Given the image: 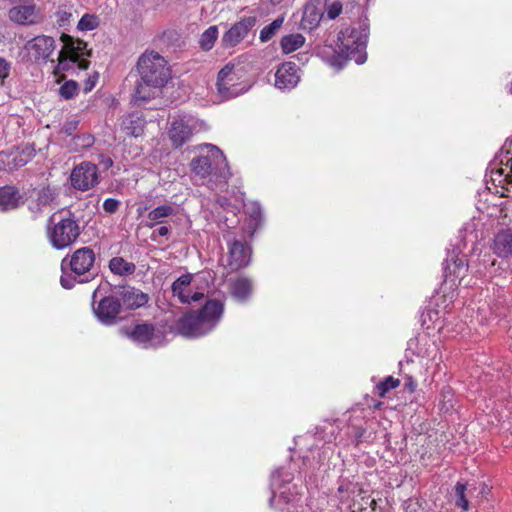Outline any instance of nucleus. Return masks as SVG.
<instances>
[{"mask_svg": "<svg viewBox=\"0 0 512 512\" xmlns=\"http://www.w3.org/2000/svg\"><path fill=\"white\" fill-rule=\"evenodd\" d=\"M194 120L191 117H183L172 122L169 137L175 147L182 146L193 134Z\"/></svg>", "mask_w": 512, "mask_h": 512, "instance_id": "dca6fc26", "label": "nucleus"}, {"mask_svg": "<svg viewBox=\"0 0 512 512\" xmlns=\"http://www.w3.org/2000/svg\"><path fill=\"white\" fill-rule=\"evenodd\" d=\"M175 214V209L171 205H160L151 210L147 218L150 221L147 223L148 227H153L162 222L163 218H167Z\"/></svg>", "mask_w": 512, "mask_h": 512, "instance_id": "cd10ccee", "label": "nucleus"}, {"mask_svg": "<svg viewBox=\"0 0 512 512\" xmlns=\"http://www.w3.org/2000/svg\"><path fill=\"white\" fill-rule=\"evenodd\" d=\"M299 69L295 63L282 64L275 73V86L281 90L294 88L299 80Z\"/></svg>", "mask_w": 512, "mask_h": 512, "instance_id": "f3484780", "label": "nucleus"}, {"mask_svg": "<svg viewBox=\"0 0 512 512\" xmlns=\"http://www.w3.org/2000/svg\"><path fill=\"white\" fill-rule=\"evenodd\" d=\"M218 38V28L217 26H210L207 28L201 35L199 44L200 47L205 50L209 51L214 46L215 41Z\"/></svg>", "mask_w": 512, "mask_h": 512, "instance_id": "7c9ffc66", "label": "nucleus"}, {"mask_svg": "<svg viewBox=\"0 0 512 512\" xmlns=\"http://www.w3.org/2000/svg\"><path fill=\"white\" fill-rule=\"evenodd\" d=\"M22 204V197L19 191L12 186L0 188V211L16 209Z\"/></svg>", "mask_w": 512, "mask_h": 512, "instance_id": "4be33fe9", "label": "nucleus"}, {"mask_svg": "<svg viewBox=\"0 0 512 512\" xmlns=\"http://www.w3.org/2000/svg\"><path fill=\"white\" fill-rule=\"evenodd\" d=\"M98 290H95L92 295L93 311L96 317L104 324L111 325L116 322L121 310V304L118 299L114 297L102 298L97 306H95Z\"/></svg>", "mask_w": 512, "mask_h": 512, "instance_id": "f8f14e48", "label": "nucleus"}, {"mask_svg": "<svg viewBox=\"0 0 512 512\" xmlns=\"http://www.w3.org/2000/svg\"><path fill=\"white\" fill-rule=\"evenodd\" d=\"M11 65L10 63L4 59L3 57H0V80L3 81L9 76Z\"/></svg>", "mask_w": 512, "mask_h": 512, "instance_id": "79ce46f5", "label": "nucleus"}, {"mask_svg": "<svg viewBox=\"0 0 512 512\" xmlns=\"http://www.w3.org/2000/svg\"><path fill=\"white\" fill-rule=\"evenodd\" d=\"M145 120L138 113H132L122 120V129L128 136L139 137L143 134Z\"/></svg>", "mask_w": 512, "mask_h": 512, "instance_id": "b1692460", "label": "nucleus"}, {"mask_svg": "<svg viewBox=\"0 0 512 512\" xmlns=\"http://www.w3.org/2000/svg\"><path fill=\"white\" fill-rule=\"evenodd\" d=\"M7 155L4 154V153H0V161H4V157H6Z\"/></svg>", "mask_w": 512, "mask_h": 512, "instance_id": "3c124183", "label": "nucleus"}, {"mask_svg": "<svg viewBox=\"0 0 512 512\" xmlns=\"http://www.w3.org/2000/svg\"><path fill=\"white\" fill-rule=\"evenodd\" d=\"M76 126L77 122L75 121L67 122L63 127V131L66 135H71L72 132L75 130Z\"/></svg>", "mask_w": 512, "mask_h": 512, "instance_id": "de8ad7c7", "label": "nucleus"}, {"mask_svg": "<svg viewBox=\"0 0 512 512\" xmlns=\"http://www.w3.org/2000/svg\"><path fill=\"white\" fill-rule=\"evenodd\" d=\"M190 166L192 172L202 179L211 176L226 182L230 177L226 157L218 147L212 144L200 146L199 154L192 159Z\"/></svg>", "mask_w": 512, "mask_h": 512, "instance_id": "7ed1b4c3", "label": "nucleus"}, {"mask_svg": "<svg viewBox=\"0 0 512 512\" xmlns=\"http://www.w3.org/2000/svg\"><path fill=\"white\" fill-rule=\"evenodd\" d=\"M251 258L250 247L240 241H234L229 249L228 267L235 271L246 267Z\"/></svg>", "mask_w": 512, "mask_h": 512, "instance_id": "a211bd4d", "label": "nucleus"}, {"mask_svg": "<svg viewBox=\"0 0 512 512\" xmlns=\"http://www.w3.org/2000/svg\"><path fill=\"white\" fill-rule=\"evenodd\" d=\"M510 93L512 94V83H511V87H510Z\"/></svg>", "mask_w": 512, "mask_h": 512, "instance_id": "603ef678", "label": "nucleus"}, {"mask_svg": "<svg viewBox=\"0 0 512 512\" xmlns=\"http://www.w3.org/2000/svg\"><path fill=\"white\" fill-rule=\"evenodd\" d=\"M81 234V227L70 211L54 213L48 220L46 236L50 245L63 250L74 244Z\"/></svg>", "mask_w": 512, "mask_h": 512, "instance_id": "20e7f679", "label": "nucleus"}, {"mask_svg": "<svg viewBox=\"0 0 512 512\" xmlns=\"http://www.w3.org/2000/svg\"><path fill=\"white\" fill-rule=\"evenodd\" d=\"M121 333L144 347L161 344L162 335L160 331H156L151 324L142 323L135 325L132 329L123 328L121 329Z\"/></svg>", "mask_w": 512, "mask_h": 512, "instance_id": "9d476101", "label": "nucleus"}, {"mask_svg": "<svg viewBox=\"0 0 512 512\" xmlns=\"http://www.w3.org/2000/svg\"><path fill=\"white\" fill-rule=\"evenodd\" d=\"M140 80L134 92L135 102L147 101L157 96L170 79L166 60L156 52H145L137 63Z\"/></svg>", "mask_w": 512, "mask_h": 512, "instance_id": "f257e3e1", "label": "nucleus"}, {"mask_svg": "<svg viewBox=\"0 0 512 512\" xmlns=\"http://www.w3.org/2000/svg\"><path fill=\"white\" fill-rule=\"evenodd\" d=\"M97 80H98V75L97 74H94L93 76H90L88 78V80L85 82L84 91L85 92L91 91L94 88Z\"/></svg>", "mask_w": 512, "mask_h": 512, "instance_id": "49530a36", "label": "nucleus"}, {"mask_svg": "<svg viewBox=\"0 0 512 512\" xmlns=\"http://www.w3.org/2000/svg\"><path fill=\"white\" fill-rule=\"evenodd\" d=\"M462 269H464V262L462 260H459V263L455 261L453 264V269L451 268L450 264H448L446 267V271H449L450 273L453 272L455 274L457 273V277L460 276V270Z\"/></svg>", "mask_w": 512, "mask_h": 512, "instance_id": "c03bdc74", "label": "nucleus"}, {"mask_svg": "<svg viewBox=\"0 0 512 512\" xmlns=\"http://www.w3.org/2000/svg\"><path fill=\"white\" fill-rule=\"evenodd\" d=\"M305 43V38L300 33L285 35L281 39V48L285 54L292 53L302 47Z\"/></svg>", "mask_w": 512, "mask_h": 512, "instance_id": "c85d7f7f", "label": "nucleus"}, {"mask_svg": "<svg viewBox=\"0 0 512 512\" xmlns=\"http://www.w3.org/2000/svg\"><path fill=\"white\" fill-rule=\"evenodd\" d=\"M70 181L73 188L88 191L99 183V171L95 164L82 162L71 172Z\"/></svg>", "mask_w": 512, "mask_h": 512, "instance_id": "6e6552de", "label": "nucleus"}, {"mask_svg": "<svg viewBox=\"0 0 512 512\" xmlns=\"http://www.w3.org/2000/svg\"><path fill=\"white\" fill-rule=\"evenodd\" d=\"M368 39V29L364 23L342 30L338 36L340 53L346 59L363 64L367 55L365 52Z\"/></svg>", "mask_w": 512, "mask_h": 512, "instance_id": "39448f33", "label": "nucleus"}, {"mask_svg": "<svg viewBox=\"0 0 512 512\" xmlns=\"http://www.w3.org/2000/svg\"><path fill=\"white\" fill-rule=\"evenodd\" d=\"M110 271L119 276H128L135 272L136 266L122 257H114L109 261Z\"/></svg>", "mask_w": 512, "mask_h": 512, "instance_id": "bb28decb", "label": "nucleus"}, {"mask_svg": "<svg viewBox=\"0 0 512 512\" xmlns=\"http://www.w3.org/2000/svg\"><path fill=\"white\" fill-rule=\"evenodd\" d=\"M342 12V4L338 1L333 2L329 7L327 8V16L330 19H335L338 17Z\"/></svg>", "mask_w": 512, "mask_h": 512, "instance_id": "ea45409f", "label": "nucleus"}, {"mask_svg": "<svg viewBox=\"0 0 512 512\" xmlns=\"http://www.w3.org/2000/svg\"><path fill=\"white\" fill-rule=\"evenodd\" d=\"M154 233H157L159 236H166L169 233V229L166 226H161Z\"/></svg>", "mask_w": 512, "mask_h": 512, "instance_id": "09e8293b", "label": "nucleus"}, {"mask_svg": "<svg viewBox=\"0 0 512 512\" xmlns=\"http://www.w3.org/2000/svg\"><path fill=\"white\" fill-rule=\"evenodd\" d=\"M465 491L466 485L458 482L455 486V504L462 508L463 511H467L469 509V502L466 499Z\"/></svg>", "mask_w": 512, "mask_h": 512, "instance_id": "c9c22d12", "label": "nucleus"}, {"mask_svg": "<svg viewBox=\"0 0 512 512\" xmlns=\"http://www.w3.org/2000/svg\"><path fill=\"white\" fill-rule=\"evenodd\" d=\"M24 48L35 63L46 64L56 49V41L51 36L38 35L27 41Z\"/></svg>", "mask_w": 512, "mask_h": 512, "instance_id": "1a4fd4ad", "label": "nucleus"}, {"mask_svg": "<svg viewBox=\"0 0 512 512\" xmlns=\"http://www.w3.org/2000/svg\"><path fill=\"white\" fill-rule=\"evenodd\" d=\"M120 295L124 306H126L128 309L140 308L144 306L149 300V296L146 293H143L141 290L129 286L123 287Z\"/></svg>", "mask_w": 512, "mask_h": 512, "instance_id": "412c9836", "label": "nucleus"}, {"mask_svg": "<svg viewBox=\"0 0 512 512\" xmlns=\"http://www.w3.org/2000/svg\"><path fill=\"white\" fill-rule=\"evenodd\" d=\"M243 77V69L240 65L228 63L223 67L217 78V89L223 98H232L240 95L244 87H240V80Z\"/></svg>", "mask_w": 512, "mask_h": 512, "instance_id": "423d86ee", "label": "nucleus"}, {"mask_svg": "<svg viewBox=\"0 0 512 512\" xmlns=\"http://www.w3.org/2000/svg\"><path fill=\"white\" fill-rule=\"evenodd\" d=\"M493 189L503 197H508V185H512V157L507 163H501L500 166H494L490 170V180ZM492 190L491 186H488Z\"/></svg>", "mask_w": 512, "mask_h": 512, "instance_id": "9b49d317", "label": "nucleus"}, {"mask_svg": "<svg viewBox=\"0 0 512 512\" xmlns=\"http://www.w3.org/2000/svg\"><path fill=\"white\" fill-rule=\"evenodd\" d=\"M494 251L501 257L512 254V231L505 230L498 233L494 239Z\"/></svg>", "mask_w": 512, "mask_h": 512, "instance_id": "a878e982", "label": "nucleus"}, {"mask_svg": "<svg viewBox=\"0 0 512 512\" xmlns=\"http://www.w3.org/2000/svg\"><path fill=\"white\" fill-rule=\"evenodd\" d=\"M400 385L399 379H396L392 376H388L384 381L380 382L377 386V393L380 397H385V395L394 388H397Z\"/></svg>", "mask_w": 512, "mask_h": 512, "instance_id": "f704fd0d", "label": "nucleus"}, {"mask_svg": "<svg viewBox=\"0 0 512 512\" xmlns=\"http://www.w3.org/2000/svg\"><path fill=\"white\" fill-rule=\"evenodd\" d=\"M99 18L94 14H84L78 22L77 28L80 31H91L99 26Z\"/></svg>", "mask_w": 512, "mask_h": 512, "instance_id": "72a5a7b5", "label": "nucleus"}, {"mask_svg": "<svg viewBox=\"0 0 512 512\" xmlns=\"http://www.w3.org/2000/svg\"><path fill=\"white\" fill-rule=\"evenodd\" d=\"M75 140L77 141L75 145L82 148L90 147L94 143V138L91 135L78 136Z\"/></svg>", "mask_w": 512, "mask_h": 512, "instance_id": "37998d69", "label": "nucleus"}, {"mask_svg": "<svg viewBox=\"0 0 512 512\" xmlns=\"http://www.w3.org/2000/svg\"><path fill=\"white\" fill-rule=\"evenodd\" d=\"M256 17L249 16L233 24L222 36V45L224 47H234L238 45L255 26Z\"/></svg>", "mask_w": 512, "mask_h": 512, "instance_id": "4468645a", "label": "nucleus"}, {"mask_svg": "<svg viewBox=\"0 0 512 512\" xmlns=\"http://www.w3.org/2000/svg\"><path fill=\"white\" fill-rule=\"evenodd\" d=\"M192 275L185 274L176 279L172 284L173 295L178 297L180 302L190 304L198 302L204 297L203 292L193 291L191 287Z\"/></svg>", "mask_w": 512, "mask_h": 512, "instance_id": "2eb2a0df", "label": "nucleus"}, {"mask_svg": "<svg viewBox=\"0 0 512 512\" xmlns=\"http://www.w3.org/2000/svg\"><path fill=\"white\" fill-rule=\"evenodd\" d=\"M31 156V151H28L26 153L25 150H23L22 152L20 153H17L14 158H13V161H14V164H13V167H21V166H24L27 161H28V158Z\"/></svg>", "mask_w": 512, "mask_h": 512, "instance_id": "58836bf2", "label": "nucleus"}, {"mask_svg": "<svg viewBox=\"0 0 512 512\" xmlns=\"http://www.w3.org/2000/svg\"><path fill=\"white\" fill-rule=\"evenodd\" d=\"M119 205H120V202L118 200L113 199V198H108L103 203V209L107 213L112 214L117 211Z\"/></svg>", "mask_w": 512, "mask_h": 512, "instance_id": "a19ab883", "label": "nucleus"}, {"mask_svg": "<svg viewBox=\"0 0 512 512\" xmlns=\"http://www.w3.org/2000/svg\"><path fill=\"white\" fill-rule=\"evenodd\" d=\"M198 314L207 320L213 329L223 314V303L218 300L207 301Z\"/></svg>", "mask_w": 512, "mask_h": 512, "instance_id": "393cba45", "label": "nucleus"}, {"mask_svg": "<svg viewBox=\"0 0 512 512\" xmlns=\"http://www.w3.org/2000/svg\"><path fill=\"white\" fill-rule=\"evenodd\" d=\"M61 40L65 43L63 49H65L72 58L78 61V68L86 70L89 67V61L80 58L81 56L89 55V53L86 52L87 43L82 40H73L66 34H62Z\"/></svg>", "mask_w": 512, "mask_h": 512, "instance_id": "6ab92c4d", "label": "nucleus"}, {"mask_svg": "<svg viewBox=\"0 0 512 512\" xmlns=\"http://www.w3.org/2000/svg\"><path fill=\"white\" fill-rule=\"evenodd\" d=\"M179 332L185 337H200L212 330L211 324L198 313L185 315L178 324Z\"/></svg>", "mask_w": 512, "mask_h": 512, "instance_id": "ddd939ff", "label": "nucleus"}, {"mask_svg": "<svg viewBox=\"0 0 512 512\" xmlns=\"http://www.w3.org/2000/svg\"><path fill=\"white\" fill-rule=\"evenodd\" d=\"M231 295L240 302L247 300L252 292V282L245 277H238L229 281Z\"/></svg>", "mask_w": 512, "mask_h": 512, "instance_id": "5701e85b", "label": "nucleus"}, {"mask_svg": "<svg viewBox=\"0 0 512 512\" xmlns=\"http://www.w3.org/2000/svg\"><path fill=\"white\" fill-rule=\"evenodd\" d=\"M11 22L21 26H32L42 21V13L34 0H19L8 10Z\"/></svg>", "mask_w": 512, "mask_h": 512, "instance_id": "0eeeda50", "label": "nucleus"}, {"mask_svg": "<svg viewBox=\"0 0 512 512\" xmlns=\"http://www.w3.org/2000/svg\"><path fill=\"white\" fill-rule=\"evenodd\" d=\"M96 255L92 248L81 247L61 261L62 276L60 283L63 288L71 289L75 283H86L97 275L95 266Z\"/></svg>", "mask_w": 512, "mask_h": 512, "instance_id": "f03ea898", "label": "nucleus"}, {"mask_svg": "<svg viewBox=\"0 0 512 512\" xmlns=\"http://www.w3.org/2000/svg\"><path fill=\"white\" fill-rule=\"evenodd\" d=\"M283 22L284 17H279L268 26H265L260 32V40L262 42L269 41L275 35V33L281 28Z\"/></svg>", "mask_w": 512, "mask_h": 512, "instance_id": "473e14b6", "label": "nucleus"}, {"mask_svg": "<svg viewBox=\"0 0 512 512\" xmlns=\"http://www.w3.org/2000/svg\"><path fill=\"white\" fill-rule=\"evenodd\" d=\"M57 198L56 190L50 187H44L39 190L37 194V204L41 209L42 207L52 205Z\"/></svg>", "mask_w": 512, "mask_h": 512, "instance_id": "2f4dec72", "label": "nucleus"}, {"mask_svg": "<svg viewBox=\"0 0 512 512\" xmlns=\"http://www.w3.org/2000/svg\"><path fill=\"white\" fill-rule=\"evenodd\" d=\"M76 63L78 64V61L72 58L65 49H62L58 54L57 65L53 69V74L58 76L63 71L69 70Z\"/></svg>", "mask_w": 512, "mask_h": 512, "instance_id": "c756f323", "label": "nucleus"}, {"mask_svg": "<svg viewBox=\"0 0 512 512\" xmlns=\"http://www.w3.org/2000/svg\"><path fill=\"white\" fill-rule=\"evenodd\" d=\"M72 16L70 12H67L65 10H59L57 12V21L60 26H62L66 21L69 20V18Z\"/></svg>", "mask_w": 512, "mask_h": 512, "instance_id": "a18cd8bd", "label": "nucleus"}, {"mask_svg": "<svg viewBox=\"0 0 512 512\" xmlns=\"http://www.w3.org/2000/svg\"><path fill=\"white\" fill-rule=\"evenodd\" d=\"M320 20L319 14L316 11L315 6L307 5L303 12V22L309 21V24L316 25Z\"/></svg>", "mask_w": 512, "mask_h": 512, "instance_id": "4c0bfd02", "label": "nucleus"}, {"mask_svg": "<svg viewBox=\"0 0 512 512\" xmlns=\"http://www.w3.org/2000/svg\"><path fill=\"white\" fill-rule=\"evenodd\" d=\"M291 479H292L291 474L288 472H285L284 470H277L275 473H273L271 485H272L273 489H276V490H274V492H273L274 495L270 499L271 505H273V503L276 500L278 502L283 500L285 503H289L291 501L286 495L287 491H289L290 488H288L287 490L283 489L284 487H282L280 484L281 481L289 483L291 481Z\"/></svg>", "mask_w": 512, "mask_h": 512, "instance_id": "aec40b11", "label": "nucleus"}, {"mask_svg": "<svg viewBox=\"0 0 512 512\" xmlns=\"http://www.w3.org/2000/svg\"><path fill=\"white\" fill-rule=\"evenodd\" d=\"M78 90V85L75 81H67L59 88V94L62 98L68 100L73 98Z\"/></svg>", "mask_w": 512, "mask_h": 512, "instance_id": "e433bc0d", "label": "nucleus"}, {"mask_svg": "<svg viewBox=\"0 0 512 512\" xmlns=\"http://www.w3.org/2000/svg\"><path fill=\"white\" fill-rule=\"evenodd\" d=\"M260 214V207L256 204H253V212L251 213V216L256 218Z\"/></svg>", "mask_w": 512, "mask_h": 512, "instance_id": "8fccbe9b", "label": "nucleus"}]
</instances>
